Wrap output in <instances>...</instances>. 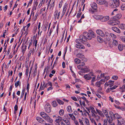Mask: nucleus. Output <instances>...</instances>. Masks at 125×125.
<instances>
[{
	"instance_id": "1",
	"label": "nucleus",
	"mask_w": 125,
	"mask_h": 125,
	"mask_svg": "<svg viewBox=\"0 0 125 125\" xmlns=\"http://www.w3.org/2000/svg\"><path fill=\"white\" fill-rule=\"evenodd\" d=\"M88 33L85 32L83 33V35H81L80 36V39H76V42H79V41L82 43H83L84 42L87 41L88 39L87 36Z\"/></svg>"
},
{
	"instance_id": "2",
	"label": "nucleus",
	"mask_w": 125,
	"mask_h": 125,
	"mask_svg": "<svg viewBox=\"0 0 125 125\" xmlns=\"http://www.w3.org/2000/svg\"><path fill=\"white\" fill-rule=\"evenodd\" d=\"M110 5L111 7L115 8L119 6L120 2L119 0H110Z\"/></svg>"
},
{
	"instance_id": "3",
	"label": "nucleus",
	"mask_w": 125,
	"mask_h": 125,
	"mask_svg": "<svg viewBox=\"0 0 125 125\" xmlns=\"http://www.w3.org/2000/svg\"><path fill=\"white\" fill-rule=\"evenodd\" d=\"M87 35V38L89 40H91L92 38H94L96 37V34L92 30H89Z\"/></svg>"
},
{
	"instance_id": "4",
	"label": "nucleus",
	"mask_w": 125,
	"mask_h": 125,
	"mask_svg": "<svg viewBox=\"0 0 125 125\" xmlns=\"http://www.w3.org/2000/svg\"><path fill=\"white\" fill-rule=\"evenodd\" d=\"M102 111L107 118V120L108 122L111 123L112 121V120L111 119H110V117L108 115L107 109H102Z\"/></svg>"
},
{
	"instance_id": "5",
	"label": "nucleus",
	"mask_w": 125,
	"mask_h": 125,
	"mask_svg": "<svg viewBox=\"0 0 125 125\" xmlns=\"http://www.w3.org/2000/svg\"><path fill=\"white\" fill-rule=\"evenodd\" d=\"M94 74L92 73H90L88 74L85 75L83 76L84 78L87 80H89L91 78L92 76H94Z\"/></svg>"
},
{
	"instance_id": "6",
	"label": "nucleus",
	"mask_w": 125,
	"mask_h": 125,
	"mask_svg": "<svg viewBox=\"0 0 125 125\" xmlns=\"http://www.w3.org/2000/svg\"><path fill=\"white\" fill-rule=\"evenodd\" d=\"M96 112L95 114H98V116L99 117V119L101 118V117H104V115L102 112L100 110L96 109Z\"/></svg>"
},
{
	"instance_id": "7",
	"label": "nucleus",
	"mask_w": 125,
	"mask_h": 125,
	"mask_svg": "<svg viewBox=\"0 0 125 125\" xmlns=\"http://www.w3.org/2000/svg\"><path fill=\"white\" fill-rule=\"evenodd\" d=\"M45 109L46 111L48 113H50L51 111V106L49 103H47L45 105Z\"/></svg>"
},
{
	"instance_id": "8",
	"label": "nucleus",
	"mask_w": 125,
	"mask_h": 125,
	"mask_svg": "<svg viewBox=\"0 0 125 125\" xmlns=\"http://www.w3.org/2000/svg\"><path fill=\"white\" fill-rule=\"evenodd\" d=\"M67 5L68 4L67 3H65V4L63 8V10L62 12V15L61 17V19L63 17L66 11V10L67 7Z\"/></svg>"
},
{
	"instance_id": "9",
	"label": "nucleus",
	"mask_w": 125,
	"mask_h": 125,
	"mask_svg": "<svg viewBox=\"0 0 125 125\" xmlns=\"http://www.w3.org/2000/svg\"><path fill=\"white\" fill-rule=\"evenodd\" d=\"M60 13V12H58L57 10H56L54 13V19L58 20L59 18Z\"/></svg>"
},
{
	"instance_id": "10",
	"label": "nucleus",
	"mask_w": 125,
	"mask_h": 125,
	"mask_svg": "<svg viewBox=\"0 0 125 125\" xmlns=\"http://www.w3.org/2000/svg\"><path fill=\"white\" fill-rule=\"evenodd\" d=\"M114 81L109 80L108 82H106L104 84V86L106 87L109 85L110 87H111L114 85Z\"/></svg>"
},
{
	"instance_id": "11",
	"label": "nucleus",
	"mask_w": 125,
	"mask_h": 125,
	"mask_svg": "<svg viewBox=\"0 0 125 125\" xmlns=\"http://www.w3.org/2000/svg\"><path fill=\"white\" fill-rule=\"evenodd\" d=\"M96 33L100 36L102 37H104L105 36V34L104 32L101 30L97 29L96 31Z\"/></svg>"
},
{
	"instance_id": "12",
	"label": "nucleus",
	"mask_w": 125,
	"mask_h": 125,
	"mask_svg": "<svg viewBox=\"0 0 125 125\" xmlns=\"http://www.w3.org/2000/svg\"><path fill=\"white\" fill-rule=\"evenodd\" d=\"M120 23V21L117 20H115L111 21L109 23V24L111 25H116Z\"/></svg>"
},
{
	"instance_id": "13",
	"label": "nucleus",
	"mask_w": 125,
	"mask_h": 125,
	"mask_svg": "<svg viewBox=\"0 0 125 125\" xmlns=\"http://www.w3.org/2000/svg\"><path fill=\"white\" fill-rule=\"evenodd\" d=\"M81 42L79 41V42H77L78 43L76 44L75 45L76 47L77 48L80 49H84L85 48V47L83 45L80 44Z\"/></svg>"
},
{
	"instance_id": "14",
	"label": "nucleus",
	"mask_w": 125,
	"mask_h": 125,
	"mask_svg": "<svg viewBox=\"0 0 125 125\" xmlns=\"http://www.w3.org/2000/svg\"><path fill=\"white\" fill-rule=\"evenodd\" d=\"M93 17L95 19L97 20H100L101 21L103 17V16L98 15H94Z\"/></svg>"
},
{
	"instance_id": "15",
	"label": "nucleus",
	"mask_w": 125,
	"mask_h": 125,
	"mask_svg": "<svg viewBox=\"0 0 125 125\" xmlns=\"http://www.w3.org/2000/svg\"><path fill=\"white\" fill-rule=\"evenodd\" d=\"M96 2L97 4L102 5L105 4L106 1L105 0H96Z\"/></svg>"
},
{
	"instance_id": "16",
	"label": "nucleus",
	"mask_w": 125,
	"mask_h": 125,
	"mask_svg": "<svg viewBox=\"0 0 125 125\" xmlns=\"http://www.w3.org/2000/svg\"><path fill=\"white\" fill-rule=\"evenodd\" d=\"M112 29L114 31L119 33H120L121 31L117 27H115L113 26L112 27Z\"/></svg>"
},
{
	"instance_id": "17",
	"label": "nucleus",
	"mask_w": 125,
	"mask_h": 125,
	"mask_svg": "<svg viewBox=\"0 0 125 125\" xmlns=\"http://www.w3.org/2000/svg\"><path fill=\"white\" fill-rule=\"evenodd\" d=\"M45 119L46 121L50 123H52L53 122V120L48 115H47Z\"/></svg>"
},
{
	"instance_id": "18",
	"label": "nucleus",
	"mask_w": 125,
	"mask_h": 125,
	"mask_svg": "<svg viewBox=\"0 0 125 125\" xmlns=\"http://www.w3.org/2000/svg\"><path fill=\"white\" fill-rule=\"evenodd\" d=\"M91 6L92 8L94 10H96L97 9V4L95 2H93L91 4Z\"/></svg>"
},
{
	"instance_id": "19",
	"label": "nucleus",
	"mask_w": 125,
	"mask_h": 125,
	"mask_svg": "<svg viewBox=\"0 0 125 125\" xmlns=\"http://www.w3.org/2000/svg\"><path fill=\"white\" fill-rule=\"evenodd\" d=\"M94 76L93 77L91 81V84L93 86H95L94 83V82L97 80L96 79V75H94Z\"/></svg>"
},
{
	"instance_id": "20",
	"label": "nucleus",
	"mask_w": 125,
	"mask_h": 125,
	"mask_svg": "<svg viewBox=\"0 0 125 125\" xmlns=\"http://www.w3.org/2000/svg\"><path fill=\"white\" fill-rule=\"evenodd\" d=\"M101 21L102 22H105L108 21L109 19V17L108 16H103Z\"/></svg>"
},
{
	"instance_id": "21",
	"label": "nucleus",
	"mask_w": 125,
	"mask_h": 125,
	"mask_svg": "<svg viewBox=\"0 0 125 125\" xmlns=\"http://www.w3.org/2000/svg\"><path fill=\"white\" fill-rule=\"evenodd\" d=\"M77 97L78 100H79V99H82L84 100L87 103H88V100L84 96H83L82 97H81L80 96H77Z\"/></svg>"
},
{
	"instance_id": "22",
	"label": "nucleus",
	"mask_w": 125,
	"mask_h": 125,
	"mask_svg": "<svg viewBox=\"0 0 125 125\" xmlns=\"http://www.w3.org/2000/svg\"><path fill=\"white\" fill-rule=\"evenodd\" d=\"M63 119H62V117L60 116H58L56 117V119H55V122H60L62 121L63 120Z\"/></svg>"
},
{
	"instance_id": "23",
	"label": "nucleus",
	"mask_w": 125,
	"mask_h": 125,
	"mask_svg": "<svg viewBox=\"0 0 125 125\" xmlns=\"http://www.w3.org/2000/svg\"><path fill=\"white\" fill-rule=\"evenodd\" d=\"M114 117L115 118L117 119V120H119V119L121 118L122 117L121 115L118 114L117 113H115L114 114Z\"/></svg>"
},
{
	"instance_id": "24",
	"label": "nucleus",
	"mask_w": 125,
	"mask_h": 125,
	"mask_svg": "<svg viewBox=\"0 0 125 125\" xmlns=\"http://www.w3.org/2000/svg\"><path fill=\"white\" fill-rule=\"evenodd\" d=\"M124 45L123 44H119L118 46V50L120 51H122L123 50L124 48Z\"/></svg>"
},
{
	"instance_id": "25",
	"label": "nucleus",
	"mask_w": 125,
	"mask_h": 125,
	"mask_svg": "<svg viewBox=\"0 0 125 125\" xmlns=\"http://www.w3.org/2000/svg\"><path fill=\"white\" fill-rule=\"evenodd\" d=\"M113 41L112 42V44H113V46H117L118 44V41L114 39H113Z\"/></svg>"
},
{
	"instance_id": "26",
	"label": "nucleus",
	"mask_w": 125,
	"mask_h": 125,
	"mask_svg": "<svg viewBox=\"0 0 125 125\" xmlns=\"http://www.w3.org/2000/svg\"><path fill=\"white\" fill-rule=\"evenodd\" d=\"M101 84H102V83L101 82H100V81H99L96 82L95 83V85H94L96 87H100Z\"/></svg>"
},
{
	"instance_id": "27",
	"label": "nucleus",
	"mask_w": 125,
	"mask_h": 125,
	"mask_svg": "<svg viewBox=\"0 0 125 125\" xmlns=\"http://www.w3.org/2000/svg\"><path fill=\"white\" fill-rule=\"evenodd\" d=\"M118 27L121 29H125V25L124 24L121 23L119 25Z\"/></svg>"
},
{
	"instance_id": "28",
	"label": "nucleus",
	"mask_w": 125,
	"mask_h": 125,
	"mask_svg": "<svg viewBox=\"0 0 125 125\" xmlns=\"http://www.w3.org/2000/svg\"><path fill=\"white\" fill-rule=\"evenodd\" d=\"M67 110L69 113H72V112L73 110L71 106L69 105L68 106L67 108Z\"/></svg>"
},
{
	"instance_id": "29",
	"label": "nucleus",
	"mask_w": 125,
	"mask_h": 125,
	"mask_svg": "<svg viewBox=\"0 0 125 125\" xmlns=\"http://www.w3.org/2000/svg\"><path fill=\"white\" fill-rule=\"evenodd\" d=\"M40 115L41 116L45 119L48 115L44 112H42L40 113Z\"/></svg>"
},
{
	"instance_id": "30",
	"label": "nucleus",
	"mask_w": 125,
	"mask_h": 125,
	"mask_svg": "<svg viewBox=\"0 0 125 125\" xmlns=\"http://www.w3.org/2000/svg\"><path fill=\"white\" fill-rule=\"evenodd\" d=\"M119 40L120 41L125 43V36H121L120 37Z\"/></svg>"
},
{
	"instance_id": "31",
	"label": "nucleus",
	"mask_w": 125,
	"mask_h": 125,
	"mask_svg": "<svg viewBox=\"0 0 125 125\" xmlns=\"http://www.w3.org/2000/svg\"><path fill=\"white\" fill-rule=\"evenodd\" d=\"M36 119L37 121L40 123H42L44 121V120L40 117H37Z\"/></svg>"
},
{
	"instance_id": "32",
	"label": "nucleus",
	"mask_w": 125,
	"mask_h": 125,
	"mask_svg": "<svg viewBox=\"0 0 125 125\" xmlns=\"http://www.w3.org/2000/svg\"><path fill=\"white\" fill-rule=\"evenodd\" d=\"M105 35L106 39L107 40L109 41L110 39L109 38V37L110 35V34H109L107 32H106L105 33Z\"/></svg>"
},
{
	"instance_id": "33",
	"label": "nucleus",
	"mask_w": 125,
	"mask_h": 125,
	"mask_svg": "<svg viewBox=\"0 0 125 125\" xmlns=\"http://www.w3.org/2000/svg\"><path fill=\"white\" fill-rule=\"evenodd\" d=\"M119 121H120V122H121L122 124L124 125L125 124V120L122 117L119 119Z\"/></svg>"
},
{
	"instance_id": "34",
	"label": "nucleus",
	"mask_w": 125,
	"mask_h": 125,
	"mask_svg": "<svg viewBox=\"0 0 125 125\" xmlns=\"http://www.w3.org/2000/svg\"><path fill=\"white\" fill-rule=\"evenodd\" d=\"M97 38L98 41L99 42H103V39L100 36H97Z\"/></svg>"
},
{
	"instance_id": "35",
	"label": "nucleus",
	"mask_w": 125,
	"mask_h": 125,
	"mask_svg": "<svg viewBox=\"0 0 125 125\" xmlns=\"http://www.w3.org/2000/svg\"><path fill=\"white\" fill-rule=\"evenodd\" d=\"M94 112H93L91 113L92 116L93 117L96 118L97 120L98 119H99V117L98 116V115H96L94 113Z\"/></svg>"
},
{
	"instance_id": "36",
	"label": "nucleus",
	"mask_w": 125,
	"mask_h": 125,
	"mask_svg": "<svg viewBox=\"0 0 125 125\" xmlns=\"http://www.w3.org/2000/svg\"><path fill=\"white\" fill-rule=\"evenodd\" d=\"M114 106L116 108L119 109H120L122 111H124L125 110V108L124 107H121L120 106H117L116 105H115Z\"/></svg>"
},
{
	"instance_id": "37",
	"label": "nucleus",
	"mask_w": 125,
	"mask_h": 125,
	"mask_svg": "<svg viewBox=\"0 0 125 125\" xmlns=\"http://www.w3.org/2000/svg\"><path fill=\"white\" fill-rule=\"evenodd\" d=\"M21 83L19 81H17L15 84V85L16 87H17L19 85V86H21Z\"/></svg>"
},
{
	"instance_id": "38",
	"label": "nucleus",
	"mask_w": 125,
	"mask_h": 125,
	"mask_svg": "<svg viewBox=\"0 0 125 125\" xmlns=\"http://www.w3.org/2000/svg\"><path fill=\"white\" fill-rule=\"evenodd\" d=\"M56 100L58 103L60 105L63 104L64 103V102L63 101L59 99H56Z\"/></svg>"
},
{
	"instance_id": "39",
	"label": "nucleus",
	"mask_w": 125,
	"mask_h": 125,
	"mask_svg": "<svg viewBox=\"0 0 125 125\" xmlns=\"http://www.w3.org/2000/svg\"><path fill=\"white\" fill-rule=\"evenodd\" d=\"M60 115L61 116H62L64 114V111L63 109H61L59 111Z\"/></svg>"
},
{
	"instance_id": "40",
	"label": "nucleus",
	"mask_w": 125,
	"mask_h": 125,
	"mask_svg": "<svg viewBox=\"0 0 125 125\" xmlns=\"http://www.w3.org/2000/svg\"><path fill=\"white\" fill-rule=\"evenodd\" d=\"M52 104L54 107H56L58 105V104L55 101H54L52 102Z\"/></svg>"
},
{
	"instance_id": "41",
	"label": "nucleus",
	"mask_w": 125,
	"mask_h": 125,
	"mask_svg": "<svg viewBox=\"0 0 125 125\" xmlns=\"http://www.w3.org/2000/svg\"><path fill=\"white\" fill-rule=\"evenodd\" d=\"M122 15L121 13L117 14L115 16V17L116 19H119L122 17Z\"/></svg>"
},
{
	"instance_id": "42",
	"label": "nucleus",
	"mask_w": 125,
	"mask_h": 125,
	"mask_svg": "<svg viewBox=\"0 0 125 125\" xmlns=\"http://www.w3.org/2000/svg\"><path fill=\"white\" fill-rule=\"evenodd\" d=\"M31 25L30 23H28L26 26H24L23 27V30L24 31H25V28L26 27L27 28H28Z\"/></svg>"
},
{
	"instance_id": "43",
	"label": "nucleus",
	"mask_w": 125,
	"mask_h": 125,
	"mask_svg": "<svg viewBox=\"0 0 125 125\" xmlns=\"http://www.w3.org/2000/svg\"><path fill=\"white\" fill-rule=\"evenodd\" d=\"M84 120L86 124L87 125H89L90 123L89 120L87 118L85 117L84 118Z\"/></svg>"
},
{
	"instance_id": "44",
	"label": "nucleus",
	"mask_w": 125,
	"mask_h": 125,
	"mask_svg": "<svg viewBox=\"0 0 125 125\" xmlns=\"http://www.w3.org/2000/svg\"><path fill=\"white\" fill-rule=\"evenodd\" d=\"M63 121L67 125H71L70 121L67 119L65 120H64L63 119Z\"/></svg>"
},
{
	"instance_id": "45",
	"label": "nucleus",
	"mask_w": 125,
	"mask_h": 125,
	"mask_svg": "<svg viewBox=\"0 0 125 125\" xmlns=\"http://www.w3.org/2000/svg\"><path fill=\"white\" fill-rule=\"evenodd\" d=\"M74 61L77 64L81 62V61L78 58H75L74 60Z\"/></svg>"
},
{
	"instance_id": "46",
	"label": "nucleus",
	"mask_w": 125,
	"mask_h": 125,
	"mask_svg": "<svg viewBox=\"0 0 125 125\" xmlns=\"http://www.w3.org/2000/svg\"><path fill=\"white\" fill-rule=\"evenodd\" d=\"M110 36H111L113 39H115L116 38V36L115 35L112 33H110Z\"/></svg>"
},
{
	"instance_id": "47",
	"label": "nucleus",
	"mask_w": 125,
	"mask_h": 125,
	"mask_svg": "<svg viewBox=\"0 0 125 125\" xmlns=\"http://www.w3.org/2000/svg\"><path fill=\"white\" fill-rule=\"evenodd\" d=\"M77 56L79 58L81 59H83L84 57V55L81 54H78Z\"/></svg>"
},
{
	"instance_id": "48",
	"label": "nucleus",
	"mask_w": 125,
	"mask_h": 125,
	"mask_svg": "<svg viewBox=\"0 0 125 125\" xmlns=\"http://www.w3.org/2000/svg\"><path fill=\"white\" fill-rule=\"evenodd\" d=\"M37 41L36 39H35L33 42V44H34L35 48L37 46Z\"/></svg>"
},
{
	"instance_id": "49",
	"label": "nucleus",
	"mask_w": 125,
	"mask_h": 125,
	"mask_svg": "<svg viewBox=\"0 0 125 125\" xmlns=\"http://www.w3.org/2000/svg\"><path fill=\"white\" fill-rule=\"evenodd\" d=\"M43 0H41L40 1V3L38 6V8H40L42 5L43 3Z\"/></svg>"
},
{
	"instance_id": "50",
	"label": "nucleus",
	"mask_w": 125,
	"mask_h": 125,
	"mask_svg": "<svg viewBox=\"0 0 125 125\" xmlns=\"http://www.w3.org/2000/svg\"><path fill=\"white\" fill-rule=\"evenodd\" d=\"M82 70L83 73H87L89 71L88 69L86 68L82 69Z\"/></svg>"
},
{
	"instance_id": "51",
	"label": "nucleus",
	"mask_w": 125,
	"mask_h": 125,
	"mask_svg": "<svg viewBox=\"0 0 125 125\" xmlns=\"http://www.w3.org/2000/svg\"><path fill=\"white\" fill-rule=\"evenodd\" d=\"M121 8L122 10H125V4H123L121 7Z\"/></svg>"
},
{
	"instance_id": "52",
	"label": "nucleus",
	"mask_w": 125,
	"mask_h": 125,
	"mask_svg": "<svg viewBox=\"0 0 125 125\" xmlns=\"http://www.w3.org/2000/svg\"><path fill=\"white\" fill-rule=\"evenodd\" d=\"M112 79L115 80H116L118 79V76L116 75H115L113 76L112 78Z\"/></svg>"
},
{
	"instance_id": "53",
	"label": "nucleus",
	"mask_w": 125,
	"mask_h": 125,
	"mask_svg": "<svg viewBox=\"0 0 125 125\" xmlns=\"http://www.w3.org/2000/svg\"><path fill=\"white\" fill-rule=\"evenodd\" d=\"M8 75L9 76H11L13 73V71L12 70H10L8 72Z\"/></svg>"
},
{
	"instance_id": "54",
	"label": "nucleus",
	"mask_w": 125,
	"mask_h": 125,
	"mask_svg": "<svg viewBox=\"0 0 125 125\" xmlns=\"http://www.w3.org/2000/svg\"><path fill=\"white\" fill-rule=\"evenodd\" d=\"M109 114H110V117H111V118L113 117H114V114L112 112H111V111L110 112H109Z\"/></svg>"
},
{
	"instance_id": "55",
	"label": "nucleus",
	"mask_w": 125,
	"mask_h": 125,
	"mask_svg": "<svg viewBox=\"0 0 125 125\" xmlns=\"http://www.w3.org/2000/svg\"><path fill=\"white\" fill-rule=\"evenodd\" d=\"M26 46H23L22 47V52L24 53L26 50Z\"/></svg>"
},
{
	"instance_id": "56",
	"label": "nucleus",
	"mask_w": 125,
	"mask_h": 125,
	"mask_svg": "<svg viewBox=\"0 0 125 125\" xmlns=\"http://www.w3.org/2000/svg\"><path fill=\"white\" fill-rule=\"evenodd\" d=\"M46 87V85H45L44 86V87L43 86H42V83L41 84L40 87V89H41V90H43L44 89L45 87Z\"/></svg>"
},
{
	"instance_id": "57",
	"label": "nucleus",
	"mask_w": 125,
	"mask_h": 125,
	"mask_svg": "<svg viewBox=\"0 0 125 125\" xmlns=\"http://www.w3.org/2000/svg\"><path fill=\"white\" fill-rule=\"evenodd\" d=\"M71 98L73 100L75 101H77V98L75 96H72L71 97Z\"/></svg>"
},
{
	"instance_id": "58",
	"label": "nucleus",
	"mask_w": 125,
	"mask_h": 125,
	"mask_svg": "<svg viewBox=\"0 0 125 125\" xmlns=\"http://www.w3.org/2000/svg\"><path fill=\"white\" fill-rule=\"evenodd\" d=\"M38 4V2L37 0L34 1V6L37 7Z\"/></svg>"
},
{
	"instance_id": "59",
	"label": "nucleus",
	"mask_w": 125,
	"mask_h": 125,
	"mask_svg": "<svg viewBox=\"0 0 125 125\" xmlns=\"http://www.w3.org/2000/svg\"><path fill=\"white\" fill-rule=\"evenodd\" d=\"M53 29L52 28H51V29L50 32H49V37H50L51 34V33L53 31Z\"/></svg>"
},
{
	"instance_id": "60",
	"label": "nucleus",
	"mask_w": 125,
	"mask_h": 125,
	"mask_svg": "<svg viewBox=\"0 0 125 125\" xmlns=\"http://www.w3.org/2000/svg\"><path fill=\"white\" fill-rule=\"evenodd\" d=\"M91 113L94 112L95 114V112H96V111H95V110H94V109L93 107H91Z\"/></svg>"
},
{
	"instance_id": "61",
	"label": "nucleus",
	"mask_w": 125,
	"mask_h": 125,
	"mask_svg": "<svg viewBox=\"0 0 125 125\" xmlns=\"http://www.w3.org/2000/svg\"><path fill=\"white\" fill-rule=\"evenodd\" d=\"M54 2H53L52 4H50V8H52V9H53V7H54Z\"/></svg>"
},
{
	"instance_id": "62",
	"label": "nucleus",
	"mask_w": 125,
	"mask_h": 125,
	"mask_svg": "<svg viewBox=\"0 0 125 125\" xmlns=\"http://www.w3.org/2000/svg\"><path fill=\"white\" fill-rule=\"evenodd\" d=\"M83 72L81 70L78 72V73L80 75H83Z\"/></svg>"
},
{
	"instance_id": "63",
	"label": "nucleus",
	"mask_w": 125,
	"mask_h": 125,
	"mask_svg": "<svg viewBox=\"0 0 125 125\" xmlns=\"http://www.w3.org/2000/svg\"><path fill=\"white\" fill-rule=\"evenodd\" d=\"M83 44H84L86 46H87L88 47H89L90 46V44H89V43L88 42H86L85 43H84Z\"/></svg>"
},
{
	"instance_id": "64",
	"label": "nucleus",
	"mask_w": 125,
	"mask_h": 125,
	"mask_svg": "<svg viewBox=\"0 0 125 125\" xmlns=\"http://www.w3.org/2000/svg\"><path fill=\"white\" fill-rule=\"evenodd\" d=\"M79 122L81 125H84V124L82 122V120L79 119Z\"/></svg>"
}]
</instances>
